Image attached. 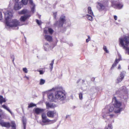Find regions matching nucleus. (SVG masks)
Instances as JSON below:
<instances>
[{"instance_id": "f257e3e1", "label": "nucleus", "mask_w": 129, "mask_h": 129, "mask_svg": "<svg viewBox=\"0 0 129 129\" xmlns=\"http://www.w3.org/2000/svg\"><path fill=\"white\" fill-rule=\"evenodd\" d=\"M50 90H54L55 91V102L60 104L64 103L66 98V93L64 90L57 88H53Z\"/></svg>"}, {"instance_id": "f03ea898", "label": "nucleus", "mask_w": 129, "mask_h": 129, "mask_svg": "<svg viewBox=\"0 0 129 129\" xmlns=\"http://www.w3.org/2000/svg\"><path fill=\"white\" fill-rule=\"evenodd\" d=\"M6 20V23L7 26L10 27H17L18 26L20 25L18 20L15 19L9 21L11 20V18L12 16V13L9 11H8L4 13Z\"/></svg>"}, {"instance_id": "7ed1b4c3", "label": "nucleus", "mask_w": 129, "mask_h": 129, "mask_svg": "<svg viewBox=\"0 0 129 129\" xmlns=\"http://www.w3.org/2000/svg\"><path fill=\"white\" fill-rule=\"evenodd\" d=\"M115 107L114 108L112 105L110 106L108 110L106 108L103 109L102 114L103 118L104 119H107L109 120L110 118H112L113 116V115L110 114V113L113 110L115 111Z\"/></svg>"}, {"instance_id": "20e7f679", "label": "nucleus", "mask_w": 129, "mask_h": 129, "mask_svg": "<svg viewBox=\"0 0 129 129\" xmlns=\"http://www.w3.org/2000/svg\"><path fill=\"white\" fill-rule=\"evenodd\" d=\"M119 40L120 46L125 49L126 52L129 55V47H127L129 44V37L125 36L123 38H119Z\"/></svg>"}, {"instance_id": "39448f33", "label": "nucleus", "mask_w": 129, "mask_h": 129, "mask_svg": "<svg viewBox=\"0 0 129 129\" xmlns=\"http://www.w3.org/2000/svg\"><path fill=\"white\" fill-rule=\"evenodd\" d=\"M112 102L113 106L115 107V113H118L122 111V109L120 107L121 105V103L117 100L115 97L112 99Z\"/></svg>"}, {"instance_id": "423d86ee", "label": "nucleus", "mask_w": 129, "mask_h": 129, "mask_svg": "<svg viewBox=\"0 0 129 129\" xmlns=\"http://www.w3.org/2000/svg\"><path fill=\"white\" fill-rule=\"evenodd\" d=\"M42 122L40 123L42 126L50 124L55 122L56 121L55 120H49L47 118L46 114L44 113L42 114Z\"/></svg>"}, {"instance_id": "0eeeda50", "label": "nucleus", "mask_w": 129, "mask_h": 129, "mask_svg": "<svg viewBox=\"0 0 129 129\" xmlns=\"http://www.w3.org/2000/svg\"><path fill=\"white\" fill-rule=\"evenodd\" d=\"M111 3L112 7L118 9H121L123 6V4L120 2L119 0H112Z\"/></svg>"}, {"instance_id": "6e6552de", "label": "nucleus", "mask_w": 129, "mask_h": 129, "mask_svg": "<svg viewBox=\"0 0 129 129\" xmlns=\"http://www.w3.org/2000/svg\"><path fill=\"white\" fill-rule=\"evenodd\" d=\"M66 21V17L64 15H62L60 17L58 21L55 22L54 25L58 28L62 27L63 24Z\"/></svg>"}, {"instance_id": "1a4fd4ad", "label": "nucleus", "mask_w": 129, "mask_h": 129, "mask_svg": "<svg viewBox=\"0 0 129 129\" xmlns=\"http://www.w3.org/2000/svg\"><path fill=\"white\" fill-rule=\"evenodd\" d=\"M127 89L126 87L124 86L121 87L116 91L117 94H121L123 96L127 95Z\"/></svg>"}, {"instance_id": "9d476101", "label": "nucleus", "mask_w": 129, "mask_h": 129, "mask_svg": "<svg viewBox=\"0 0 129 129\" xmlns=\"http://www.w3.org/2000/svg\"><path fill=\"white\" fill-rule=\"evenodd\" d=\"M126 72L124 71H122L120 74V76H119L116 82L118 83L122 81L125 75Z\"/></svg>"}, {"instance_id": "9b49d317", "label": "nucleus", "mask_w": 129, "mask_h": 129, "mask_svg": "<svg viewBox=\"0 0 129 129\" xmlns=\"http://www.w3.org/2000/svg\"><path fill=\"white\" fill-rule=\"evenodd\" d=\"M54 31L53 29L50 28H45L44 30V32L45 34H47L48 33L50 35L52 34Z\"/></svg>"}, {"instance_id": "f8f14e48", "label": "nucleus", "mask_w": 129, "mask_h": 129, "mask_svg": "<svg viewBox=\"0 0 129 129\" xmlns=\"http://www.w3.org/2000/svg\"><path fill=\"white\" fill-rule=\"evenodd\" d=\"M23 5L20 3L16 2L14 6V8L16 10L20 9L22 6Z\"/></svg>"}, {"instance_id": "ddd939ff", "label": "nucleus", "mask_w": 129, "mask_h": 129, "mask_svg": "<svg viewBox=\"0 0 129 129\" xmlns=\"http://www.w3.org/2000/svg\"><path fill=\"white\" fill-rule=\"evenodd\" d=\"M0 124L3 126L8 128L9 127L11 126L9 122H4L2 120H0Z\"/></svg>"}, {"instance_id": "4468645a", "label": "nucleus", "mask_w": 129, "mask_h": 129, "mask_svg": "<svg viewBox=\"0 0 129 129\" xmlns=\"http://www.w3.org/2000/svg\"><path fill=\"white\" fill-rule=\"evenodd\" d=\"M30 16L31 15L30 14H26L21 16L20 18V20L21 21L24 22L27 19L29 18Z\"/></svg>"}, {"instance_id": "2eb2a0df", "label": "nucleus", "mask_w": 129, "mask_h": 129, "mask_svg": "<svg viewBox=\"0 0 129 129\" xmlns=\"http://www.w3.org/2000/svg\"><path fill=\"white\" fill-rule=\"evenodd\" d=\"M28 1H29V4L31 6V11L33 13H34L35 11V5L34 3L33 0H28Z\"/></svg>"}, {"instance_id": "dca6fc26", "label": "nucleus", "mask_w": 129, "mask_h": 129, "mask_svg": "<svg viewBox=\"0 0 129 129\" xmlns=\"http://www.w3.org/2000/svg\"><path fill=\"white\" fill-rule=\"evenodd\" d=\"M98 6L99 7L98 8V9L100 11H102L107 6V5L104 4L100 3L98 2Z\"/></svg>"}, {"instance_id": "f3484780", "label": "nucleus", "mask_w": 129, "mask_h": 129, "mask_svg": "<svg viewBox=\"0 0 129 129\" xmlns=\"http://www.w3.org/2000/svg\"><path fill=\"white\" fill-rule=\"evenodd\" d=\"M45 109L37 108L35 109V112L37 114L42 113L45 111Z\"/></svg>"}, {"instance_id": "a211bd4d", "label": "nucleus", "mask_w": 129, "mask_h": 129, "mask_svg": "<svg viewBox=\"0 0 129 129\" xmlns=\"http://www.w3.org/2000/svg\"><path fill=\"white\" fill-rule=\"evenodd\" d=\"M29 11L28 10L26 9H24L19 12V14L21 15L28 14Z\"/></svg>"}, {"instance_id": "6ab92c4d", "label": "nucleus", "mask_w": 129, "mask_h": 129, "mask_svg": "<svg viewBox=\"0 0 129 129\" xmlns=\"http://www.w3.org/2000/svg\"><path fill=\"white\" fill-rule=\"evenodd\" d=\"M46 108L47 109L49 108H54L56 107V105L50 103H46Z\"/></svg>"}, {"instance_id": "aec40b11", "label": "nucleus", "mask_w": 129, "mask_h": 129, "mask_svg": "<svg viewBox=\"0 0 129 129\" xmlns=\"http://www.w3.org/2000/svg\"><path fill=\"white\" fill-rule=\"evenodd\" d=\"M44 37L45 39L47 41L49 42L52 41V36L48 35H45L44 36Z\"/></svg>"}, {"instance_id": "412c9836", "label": "nucleus", "mask_w": 129, "mask_h": 129, "mask_svg": "<svg viewBox=\"0 0 129 129\" xmlns=\"http://www.w3.org/2000/svg\"><path fill=\"white\" fill-rule=\"evenodd\" d=\"M54 111H49L47 112V114L48 117L52 118L54 117Z\"/></svg>"}, {"instance_id": "4be33fe9", "label": "nucleus", "mask_w": 129, "mask_h": 129, "mask_svg": "<svg viewBox=\"0 0 129 129\" xmlns=\"http://www.w3.org/2000/svg\"><path fill=\"white\" fill-rule=\"evenodd\" d=\"M22 121L23 126L24 129H26L27 120L25 117H22Z\"/></svg>"}, {"instance_id": "5701e85b", "label": "nucleus", "mask_w": 129, "mask_h": 129, "mask_svg": "<svg viewBox=\"0 0 129 129\" xmlns=\"http://www.w3.org/2000/svg\"><path fill=\"white\" fill-rule=\"evenodd\" d=\"M44 49L45 51H47L50 49V46L47 43H46L44 46Z\"/></svg>"}, {"instance_id": "b1692460", "label": "nucleus", "mask_w": 129, "mask_h": 129, "mask_svg": "<svg viewBox=\"0 0 129 129\" xmlns=\"http://www.w3.org/2000/svg\"><path fill=\"white\" fill-rule=\"evenodd\" d=\"M48 98L50 101H54L55 100L53 99V94L52 93H48Z\"/></svg>"}, {"instance_id": "393cba45", "label": "nucleus", "mask_w": 129, "mask_h": 129, "mask_svg": "<svg viewBox=\"0 0 129 129\" xmlns=\"http://www.w3.org/2000/svg\"><path fill=\"white\" fill-rule=\"evenodd\" d=\"M2 107L4 109L7 110L12 115L13 113L12 112L10 111V110L9 109L8 107H7L5 105H2Z\"/></svg>"}, {"instance_id": "a878e982", "label": "nucleus", "mask_w": 129, "mask_h": 129, "mask_svg": "<svg viewBox=\"0 0 129 129\" xmlns=\"http://www.w3.org/2000/svg\"><path fill=\"white\" fill-rule=\"evenodd\" d=\"M2 107L4 109L7 110L12 115L13 113L12 112L10 111V110L9 109L8 107H7L5 105H2Z\"/></svg>"}, {"instance_id": "bb28decb", "label": "nucleus", "mask_w": 129, "mask_h": 129, "mask_svg": "<svg viewBox=\"0 0 129 129\" xmlns=\"http://www.w3.org/2000/svg\"><path fill=\"white\" fill-rule=\"evenodd\" d=\"M6 101L5 99L2 96L0 95V104L1 105L3 102H5Z\"/></svg>"}, {"instance_id": "cd10ccee", "label": "nucleus", "mask_w": 129, "mask_h": 129, "mask_svg": "<svg viewBox=\"0 0 129 129\" xmlns=\"http://www.w3.org/2000/svg\"><path fill=\"white\" fill-rule=\"evenodd\" d=\"M93 16H94V15H89L88 14H87L85 16L87 18V19L91 21H92L93 18Z\"/></svg>"}, {"instance_id": "c85d7f7f", "label": "nucleus", "mask_w": 129, "mask_h": 129, "mask_svg": "<svg viewBox=\"0 0 129 129\" xmlns=\"http://www.w3.org/2000/svg\"><path fill=\"white\" fill-rule=\"evenodd\" d=\"M119 59H116L114 63L113 64L111 68V69H112L118 63L119 61Z\"/></svg>"}, {"instance_id": "c756f323", "label": "nucleus", "mask_w": 129, "mask_h": 129, "mask_svg": "<svg viewBox=\"0 0 129 129\" xmlns=\"http://www.w3.org/2000/svg\"><path fill=\"white\" fill-rule=\"evenodd\" d=\"M87 11L88 14L92 15H93V13L90 7H88L87 8Z\"/></svg>"}, {"instance_id": "7c9ffc66", "label": "nucleus", "mask_w": 129, "mask_h": 129, "mask_svg": "<svg viewBox=\"0 0 129 129\" xmlns=\"http://www.w3.org/2000/svg\"><path fill=\"white\" fill-rule=\"evenodd\" d=\"M54 59H53L52 60L51 63H50V66L49 67L51 71L53 69V65L54 63Z\"/></svg>"}, {"instance_id": "2f4dec72", "label": "nucleus", "mask_w": 129, "mask_h": 129, "mask_svg": "<svg viewBox=\"0 0 129 129\" xmlns=\"http://www.w3.org/2000/svg\"><path fill=\"white\" fill-rule=\"evenodd\" d=\"M28 0H21V2L22 5H26L27 4Z\"/></svg>"}, {"instance_id": "473e14b6", "label": "nucleus", "mask_w": 129, "mask_h": 129, "mask_svg": "<svg viewBox=\"0 0 129 129\" xmlns=\"http://www.w3.org/2000/svg\"><path fill=\"white\" fill-rule=\"evenodd\" d=\"M105 129H112V125L109 124L106 127Z\"/></svg>"}, {"instance_id": "72a5a7b5", "label": "nucleus", "mask_w": 129, "mask_h": 129, "mask_svg": "<svg viewBox=\"0 0 129 129\" xmlns=\"http://www.w3.org/2000/svg\"><path fill=\"white\" fill-rule=\"evenodd\" d=\"M3 117V113L2 110L0 109V120H2V119Z\"/></svg>"}, {"instance_id": "f704fd0d", "label": "nucleus", "mask_w": 129, "mask_h": 129, "mask_svg": "<svg viewBox=\"0 0 129 129\" xmlns=\"http://www.w3.org/2000/svg\"><path fill=\"white\" fill-rule=\"evenodd\" d=\"M36 105L31 103L28 104V107L29 108H31L32 107L36 106Z\"/></svg>"}, {"instance_id": "c9c22d12", "label": "nucleus", "mask_w": 129, "mask_h": 129, "mask_svg": "<svg viewBox=\"0 0 129 129\" xmlns=\"http://www.w3.org/2000/svg\"><path fill=\"white\" fill-rule=\"evenodd\" d=\"M45 80L42 79H41L40 80V84L41 85H42L43 84L45 83Z\"/></svg>"}, {"instance_id": "e433bc0d", "label": "nucleus", "mask_w": 129, "mask_h": 129, "mask_svg": "<svg viewBox=\"0 0 129 129\" xmlns=\"http://www.w3.org/2000/svg\"><path fill=\"white\" fill-rule=\"evenodd\" d=\"M103 49L107 53H109V51H108L107 50V48L106 46H104L103 47Z\"/></svg>"}, {"instance_id": "4c0bfd02", "label": "nucleus", "mask_w": 129, "mask_h": 129, "mask_svg": "<svg viewBox=\"0 0 129 129\" xmlns=\"http://www.w3.org/2000/svg\"><path fill=\"white\" fill-rule=\"evenodd\" d=\"M79 97L80 99L82 100L83 99V93L80 92L79 94Z\"/></svg>"}, {"instance_id": "58836bf2", "label": "nucleus", "mask_w": 129, "mask_h": 129, "mask_svg": "<svg viewBox=\"0 0 129 129\" xmlns=\"http://www.w3.org/2000/svg\"><path fill=\"white\" fill-rule=\"evenodd\" d=\"M36 21L37 23L39 25H40L42 23L41 21H40L38 19H36Z\"/></svg>"}, {"instance_id": "ea45409f", "label": "nucleus", "mask_w": 129, "mask_h": 129, "mask_svg": "<svg viewBox=\"0 0 129 129\" xmlns=\"http://www.w3.org/2000/svg\"><path fill=\"white\" fill-rule=\"evenodd\" d=\"M23 71L25 73H27V68H23Z\"/></svg>"}, {"instance_id": "a19ab883", "label": "nucleus", "mask_w": 129, "mask_h": 129, "mask_svg": "<svg viewBox=\"0 0 129 129\" xmlns=\"http://www.w3.org/2000/svg\"><path fill=\"white\" fill-rule=\"evenodd\" d=\"M2 19V11L0 9V20H1Z\"/></svg>"}, {"instance_id": "79ce46f5", "label": "nucleus", "mask_w": 129, "mask_h": 129, "mask_svg": "<svg viewBox=\"0 0 129 129\" xmlns=\"http://www.w3.org/2000/svg\"><path fill=\"white\" fill-rule=\"evenodd\" d=\"M88 38L86 39V42L88 43L90 40V37L89 36H88Z\"/></svg>"}, {"instance_id": "37998d69", "label": "nucleus", "mask_w": 129, "mask_h": 129, "mask_svg": "<svg viewBox=\"0 0 129 129\" xmlns=\"http://www.w3.org/2000/svg\"><path fill=\"white\" fill-rule=\"evenodd\" d=\"M40 72V74H44V72L42 70H39L38 71Z\"/></svg>"}, {"instance_id": "c03bdc74", "label": "nucleus", "mask_w": 129, "mask_h": 129, "mask_svg": "<svg viewBox=\"0 0 129 129\" xmlns=\"http://www.w3.org/2000/svg\"><path fill=\"white\" fill-rule=\"evenodd\" d=\"M81 89L83 90V91H86L87 89V87L86 86L85 87L84 89L83 88V87H81Z\"/></svg>"}, {"instance_id": "a18cd8bd", "label": "nucleus", "mask_w": 129, "mask_h": 129, "mask_svg": "<svg viewBox=\"0 0 129 129\" xmlns=\"http://www.w3.org/2000/svg\"><path fill=\"white\" fill-rule=\"evenodd\" d=\"M114 17L115 20H117V17L116 15H114Z\"/></svg>"}, {"instance_id": "49530a36", "label": "nucleus", "mask_w": 129, "mask_h": 129, "mask_svg": "<svg viewBox=\"0 0 129 129\" xmlns=\"http://www.w3.org/2000/svg\"><path fill=\"white\" fill-rule=\"evenodd\" d=\"M53 15H54V17L55 18H56V13H53Z\"/></svg>"}, {"instance_id": "de8ad7c7", "label": "nucleus", "mask_w": 129, "mask_h": 129, "mask_svg": "<svg viewBox=\"0 0 129 129\" xmlns=\"http://www.w3.org/2000/svg\"><path fill=\"white\" fill-rule=\"evenodd\" d=\"M14 56L13 55V59H12V61L13 62H14Z\"/></svg>"}, {"instance_id": "09e8293b", "label": "nucleus", "mask_w": 129, "mask_h": 129, "mask_svg": "<svg viewBox=\"0 0 129 129\" xmlns=\"http://www.w3.org/2000/svg\"><path fill=\"white\" fill-rule=\"evenodd\" d=\"M24 77H25L26 78H27V79H29V78L28 77H27V76H25Z\"/></svg>"}, {"instance_id": "8fccbe9b", "label": "nucleus", "mask_w": 129, "mask_h": 129, "mask_svg": "<svg viewBox=\"0 0 129 129\" xmlns=\"http://www.w3.org/2000/svg\"><path fill=\"white\" fill-rule=\"evenodd\" d=\"M70 115H67L66 116V118H67Z\"/></svg>"}, {"instance_id": "3c124183", "label": "nucleus", "mask_w": 129, "mask_h": 129, "mask_svg": "<svg viewBox=\"0 0 129 129\" xmlns=\"http://www.w3.org/2000/svg\"><path fill=\"white\" fill-rule=\"evenodd\" d=\"M120 65H119L118 66V69H120Z\"/></svg>"}, {"instance_id": "603ef678", "label": "nucleus", "mask_w": 129, "mask_h": 129, "mask_svg": "<svg viewBox=\"0 0 129 129\" xmlns=\"http://www.w3.org/2000/svg\"><path fill=\"white\" fill-rule=\"evenodd\" d=\"M80 81V80H78L77 81V83H78V82H79V81Z\"/></svg>"}, {"instance_id": "864d4df0", "label": "nucleus", "mask_w": 129, "mask_h": 129, "mask_svg": "<svg viewBox=\"0 0 129 129\" xmlns=\"http://www.w3.org/2000/svg\"><path fill=\"white\" fill-rule=\"evenodd\" d=\"M19 0H15L16 2H17Z\"/></svg>"}, {"instance_id": "5fc2aeb1", "label": "nucleus", "mask_w": 129, "mask_h": 129, "mask_svg": "<svg viewBox=\"0 0 129 129\" xmlns=\"http://www.w3.org/2000/svg\"><path fill=\"white\" fill-rule=\"evenodd\" d=\"M18 27H17V28H16L17 29H18Z\"/></svg>"}, {"instance_id": "6e6d98bb", "label": "nucleus", "mask_w": 129, "mask_h": 129, "mask_svg": "<svg viewBox=\"0 0 129 129\" xmlns=\"http://www.w3.org/2000/svg\"><path fill=\"white\" fill-rule=\"evenodd\" d=\"M24 38H25V40H26V38L25 37H24Z\"/></svg>"}, {"instance_id": "4d7b16f0", "label": "nucleus", "mask_w": 129, "mask_h": 129, "mask_svg": "<svg viewBox=\"0 0 129 129\" xmlns=\"http://www.w3.org/2000/svg\"><path fill=\"white\" fill-rule=\"evenodd\" d=\"M105 121L106 122H107V121H106V120Z\"/></svg>"}]
</instances>
